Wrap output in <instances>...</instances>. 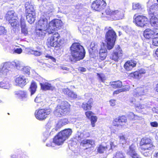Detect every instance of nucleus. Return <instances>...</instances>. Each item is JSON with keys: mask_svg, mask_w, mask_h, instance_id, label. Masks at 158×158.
Listing matches in <instances>:
<instances>
[{"mask_svg": "<svg viewBox=\"0 0 158 158\" xmlns=\"http://www.w3.org/2000/svg\"><path fill=\"white\" fill-rule=\"evenodd\" d=\"M23 67L22 63L19 61L4 63L0 67V77H5L9 74L14 68L21 70Z\"/></svg>", "mask_w": 158, "mask_h": 158, "instance_id": "1", "label": "nucleus"}, {"mask_svg": "<svg viewBox=\"0 0 158 158\" xmlns=\"http://www.w3.org/2000/svg\"><path fill=\"white\" fill-rule=\"evenodd\" d=\"M72 58H70L72 61L80 60L84 57L85 52L83 47L78 43H73L70 48Z\"/></svg>", "mask_w": 158, "mask_h": 158, "instance_id": "2", "label": "nucleus"}, {"mask_svg": "<svg viewBox=\"0 0 158 158\" xmlns=\"http://www.w3.org/2000/svg\"><path fill=\"white\" fill-rule=\"evenodd\" d=\"M47 11L42 14V15L38 22V27L47 30L48 28V19L50 16L49 14L53 11V8L52 6L50 7L46 6Z\"/></svg>", "mask_w": 158, "mask_h": 158, "instance_id": "3", "label": "nucleus"}, {"mask_svg": "<svg viewBox=\"0 0 158 158\" xmlns=\"http://www.w3.org/2000/svg\"><path fill=\"white\" fill-rule=\"evenodd\" d=\"M70 105L66 101L62 102L61 104L58 105L54 111L55 115L60 116L67 114L70 110Z\"/></svg>", "mask_w": 158, "mask_h": 158, "instance_id": "4", "label": "nucleus"}, {"mask_svg": "<svg viewBox=\"0 0 158 158\" xmlns=\"http://www.w3.org/2000/svg\"><path fill=\"white\" fill-rule=\"evenodd\" d=\"M140 146L141 149L146 152H143V155L145 156H147L149 155L148 150H151L154 148V146L152 143L151 139L145 137L142 138L140 143Z\"/></svg>", "mask_w": 158, "mask_h": 158, "instance_id": "5", "label": "nucleus"}, {"mask_svg": "<svg viewBox=\"0 0 158 158\" xmlns=\"http://www.w3.org/2000/svg\"><path fill=\"white\" fill-rule=\"evenodd\" d=\"M106 33V40L107 43V47L108 50L112 49L115 44L116 38V35L115 31L111 29V27Z\"/></svg>", "mask_w": 158, "mask_h": 158, "instance_id": "6", "label": "nucleus"}, {"mask_svg": "<svg viewBox=\"0 0 158 158\" xmlns=\"http://www.w3.org/2000/svg\"><path fill=\"white\" fill-rule=\"evenodd\" d=\"M49 34V37L47 40V44L48 47L51 46L54 47L56 48L60 47V35L59 33L56 32L54 34L52 33H48Z\"/></svg>", "mask_w": 158, "mask_h": 158, "instance_id": "7", "label": "nucleus"}, {"mask_svg": "<svg viewBox=\"0 0 158 158\" xmlns=\"http://www.w3.org/2000/svg\"><path fill=\"white\" fill-rule=\"evenodd\" d=\"M51 112L50 109H41L36 110L35 113V118L38 120L42 121L45 119Z\"/></svg>", "mask_w": 158, "mask_h": 158, "instance_id": "8", "label": "nucleus"}, {"mask_svg": "<svg viewBox=\"0 0 158 158\" xmlns=\"http://www.w3.org/2000/svg\"><path fill=\"white\" fill-rule=\"evenodd\" d=\"M62 26V22L60 20L58 19L52 20L49 23L48 28L47 29L48 33H52V31L60 29Z\"/></svg>", "mask_w": 158, "mask_h": 158, "instance_id": "9", "label": "nucleus"}, {"mask_svg": "<svg viewBox=\"0 0 158 158\" xmlns=\"http://www.w3.org/2000/svg\"><path fill=\"white\" fill-rule=\"evenodd\" d=\"M134 16H135V23L138 26L144 27L148 22V19L145 16L140 15L136 16L135 15Z\"/></svg>", "mask_w": 158, "mask_h": 158, "instance_id": "10", "label": "nucleus"}, {"mask_svg": "<svg viewBox=\"0 0 158 158\" xmlns=\"http://www.w3.org/2000/svg\"><path fill=\"white\" fill-rule=\"evenodd\" d=\"M148 91L147 87L143 86L137 87L134 90L132 94L134 97L139 98L142 96L145 95Z\"/></svg>", "mask_w": 158, "mask_h": 158, "instance_id": "11", "label": "nucleus"}, {"mask_svg": "<svg viewBox=\"0 0 158 158\" xmlns=\"http://www.w3.org/2000/svg\"><path fill=\"white\" fill-rule=\"evenodd\" d=\"M106 5L104 0H96L92 3L91 7L94 10L98 11L103 9Z\"/></svg>", "mask_w": 158, "mask_h": 158, "instance_id": "12", "label": "nucleus"}, {"mask_svg": "<svg viewBox=\"0 0 158 158\" xmlns=\"http://www.w3.org/2000/svg\"><path fill=\"white\" fill-rule=\"evenodd\" d=\"M29 81L24 76H20L19 77L16 78L15 80V82L16 85H18L22 87L24 86Z\"/></svg>", "mask_w": 158, "mask_h": 158, "instance_id": "13", "label": "nucleus"}, {"mask_svg": "<svg viewBox=\"0 0 158 158\" xmlns=\"http://www.w3.org/2000/svg\"><path fill=\"white\" fill-rule=\"evenodd\" d=\"M41 89L43 90H53L55 87L51 83H49L47 80H44V81L40 83Z\"/></svg>", "mask_w": 158, "mask_h": 158, "instance_id": "14", "label": "nucleus"}, {"mask_svg": "<svg viewBox=\"0 0 158 158\" xmlns=\"http://www.w3.org/2000/svg\"><path fill=\"white\" fill-rule=\"evenodd\" d=\"M14 93L16 97L22 101H25L28 99V94L26 91L19 90L15 91Z\"/></svg>", "mask_w": 158, "mask_h": 158, "instance_id": "15", "label": "nucleus"}, {"mask_svg": "<svg viewBox=\"0 0 158 158\" xmlns=\"http://www.w3.org/2000/svg\"><path fill=\"white\" fill-rule=\"evenodd\" d=\"M122 56V52L120 47L118 46L117 49L114 50L113 53L110 56V58L115 61H117L118 59Z\"/></svg>", "mask_w": 158, "mask_h": 158, "instance_id": "16", "label": "nucleus"}, {"mask_svg": "<svg viewBox=\"0 0 158 158\" xmlns=\"http://www.w3.org/2000/svg\"><path fill=\"white\" fill-rule=\"evenodd\" d=\"M126 121V117L124 116H122L114 119L113 122V125L114 126H117V127L121 126L124 124Z\"/></svg>", "mask_w": 158, "mask_h": 158, "instance_id": "17", "label": "nucleus"}, {"mask_svg": "<svg viewBox=\"0 0 158 158\" xmlns=\"http://www.w3.org/2000/svg\"><path fill=\"white\" fill-rule=\"evenodd\" d=\"M112 19L117 20L123 19L124 17V11L121 9L114 10L113 12Z\"/></svg>", "mask_w": 158, "mask_h": 158, "instance_id": "18", "label": "nucleus"}, {"mask_svg": "<svg viewBox=\"0 0 158 158\" xmlns=\"http://www.w3.org/2000/svg\"><path fill=\"white\" fill-rule=\"evenodd\" d=\"M62 91L64 94L67 95L68 97L72 99H81L80 97H78L75 93L68 89H62Z\"/></svg>", "mask_w": 158, "mask_h": 158, "instance_id": "19", "label": "nucleus"}, {"mask_svg": "<svg viewBox=\"0 0 158 158\" xmlns=\"http://www.w3.org/2000/svg\"><path fill=\"white\" fill-rule=\"evenodd\" d=\"M129 150L127 152L132 158H142L141 156L136 153L135 151L136 147L134 144H132L129 147Z\"/></svg>", "mask_w": 158, "mask_h": 158, "instance_id": "20", "label": "nucleus"}, {"mask_svg": "<svg viewBox=\"0 0 158 158\" xmlns=\"http://www.w3.org/2000/svg\"><path fill=\"white\" fill-rule=\"evenodd\" d=\"M94 141L92 139H85L82 140L81 143V146L87 149L88 148H90L94 146Z\"/></svg>", "mask_w": 158, "mask_h": 158, "instance_id": "21", "label": "nucleus"}, {"mask_svg": "<svg viewBox=\"0 0 158 158\" xmlns=\"http://www.w3.org/2000/svg\"><path fill=\"white\" fill-rule=\"evenodd\" d=\"M137 62L136 61L130 60L127 61L124 65V67L127 71L131 70L133 68L136 66Z\"/></svg>", "mask_w": 158, "mask_h": 158, "instance_id": "22", "label": "nucleus"}, {"mask_svg": "<svg viewBox=\"0 0 158 158\" xmlns=\"http://www.w3.org/2000/svg\"><path fill=\"white\" fill-rule=\"evenodd\" d=\"M158 3H155L151 5L148 9L149 15L155 16L158 15V0H157Z\"/></svg>", "mask_w": 158, "mask_h": 158, "instance_id": "23", "label": "nucleus"}, {"mask_svg": "<svg viewBox=\"0 0 158 158\" xmlns=\"http://www.w3.org/2000/svg\"><path fill=\"white\" fill-rule=\"evenodd\" d=\"M65 140L61 134L59 132L54 138L53 141L55 144L58 145L62 144Z\"/></svg>", "mask_w": 158, "mask_h": 158, "instance_id": "24", "label": "nucleus"}, {"mask_svg": "<svg viewBox=\"0 0 158 158\" xmlns=\"http://www.w3.org/2000/svg\"><path fill=\"white\" fill-rule=\"evenodd\" d=\"M100 49L98 44L94 42H92L90 44L89 51L90 53L94 54L95 53H98V50Z\"/></svg>", "mask_w": 158, "mask_h": 158, "instance_id": "25", "label": "nucleus"}, {"mask_svg": "<svg viewBox=\"0 0 158 158\" xmlns=\"http://www.w3.org/2000/svg\"><path fill=\"white\" fill-rule=\"evenodd\" d=\"M20 27L21 34L24 36H27L28 35L27 28V27L24 19L21 18L20 20Z\"/></svg>", "mask_w": 158, "mask_h": 158, "instance_id": "26", "label": "nucleus"}, {"mask_svg": "<svg viewBox=\"0 0 158 158\" xmlns=\"http://www.w3.org/2000/svg\"><path fill=\"white\" fill-rule=\"evenodd\" d=\"M143 36L146 39L153 38L155 36L154 29L152 30L149 28L146 29L144 31Z\"/></svg>", "mask_w": 158, "mask_h": 158, "instance_id": "27", "label": "nucleus"}, {"mask_svg": "<svg viewBox=\"0 0 158 158\" xmlns=\"http://www.w3.org/2000/svg\"><path fill=\"white\" fill-rule=\"evenodd\" d=\"M12 85L9 80L6 79L0 82V88L7 90H9L11 87Z\"/></svg>", "mask_w": 158, "mask_h": 158, "instance_id": "28", "label": "nucleus"}, {"mask_svg": "<svg viewBox=\"0 0 158 158\" xmlns=\"http://www.w3.org/2000/svg\"><path fill=\"white\" fill-rule=\"evenodd\" d=\"M6 18L7 20L10 22V20L17 18L16 14L13 10L9 11L6 15Z\"/></svg>", "mask_w": 158, "mask_h": 158, "instance_id": "29", "label": "nucleus"}, {"mask_svg": "<svg viewBox=\"0 0 158 158\" xmlns=\"http://www.w3.org/2000/svg\"><path fill=\"white\" fill-rule=\"evenodd\" d=\"M93 103V99L90 98L87 103L84 102L82 103V107L84 110H89L91 109Z\"/></svg>", "mask_w": 158, "mask_h": 158, "instance_id": "30", "label": "nucleus"}, {"mask_svg": "<svg viewBox=\"0 0 158 158\" xmlns=\"http://www.w3.org/2000/svg\"><path fill=\"white\" fill-rule=\"evenodd\" d=\"M43 49L42 47L37 46L35 49L31 51L32 54L36 56H40L43 53Z\"/></svg>", "mask_w": 158, "mask_h": 158, "instance_id": "31", "label": "nucleus"}, {"mask_svg": "<svg viewBox=\"0 0 158 158\" xmlns=\"http://www.w3.org/2000/svg\"><path fill=\"white\" fill-rule=\"evenodd\" d=\"M150 15L151 16L150 23L152 26L158 27V15L155 16L152 15Z\"/></svg>", "mask_w": 158, "mask_h": 158, "instance_id": "32", "label": "nucleus"}, {"mask_svg": "<svg viewBox=\"0 0 158 158\" xmlns=\"http://www.w3.org/2000/svg\"><path fill=\"white\" fill-rule=\"evenodd\" d=\"M26 11L27 14L35 12L33 6L29 2H26L25 4Z\"/></svg>", "mask_w": 158, "mask_h": 158, "instance_id": "33", "label": "nucleus"}, {"mask_svg": "<svg viewBox=\"0 0 158 158\" xmlns=\"http://www.w3.org/2000/svg\"><path fill=\"white\" fill-rule=\"evenodd\" d=\"M72 133V131L70 129H65L60 132L66 140L68 139L69 137L71 135Z\"/></svg>", "mask_w": 158, "mask_h": 158, "instance_id": "34", "label": "nucleus"}, {"mask_svg": "<svg viewBox=\"0 0 158 158\" xmlns=\"http://www.w3.org/2000/svg\"><path fill=\"white\" fill-rule=\"evenodd\" d=\"M26 17L28 22L30 24H32L34 22L35 20V12L27 14Z\"/></svg>", "mask_w": 158, "mask_h": 158, "instance_id": "35", "label": "nucleus"}, {"mask_svg": "<svg viewBox=\"0 0 158 158\" xmlns=\"http://www.w3.org/2000/svg\"><path fill=\"white\" fill-rule=\"evenodd\" d=\"M47 32H48L47 30H46L41 28H39L36 30L37 35L41 38H43L44 37Z\"/></svg>", "mask_w": 158, "mask_h": 158, "instance_id": "36", "label": "nucleus"}, {"mask_svg": "<svg viewBox=\"0 0 158 158\" xmlns=\"http://www.w3.org/2000/svg\"><path fill=\"white\" fill-rule=\"evenodd\" d=\"M110 84L112 87L114 89L121 88L123 86L122 82L120 81H111Z\"/></svg>", "mask_w": 158, "mask_h": 158, "instance_id": "37", "label": "nucleus"}, {"mask_svg": "<svg viewBox=\"0 0 158 158\" xmlns=\"http://www.w3.org/2000/svg\"><path fill=\"white\" fill-rule=\"evenodd\" d=\"M107 50L106 49L101 48L99 50V58L102 60H104L107 56Z\"/></svg>", "mask_w": 158, "mask_h": 158, "instance_id": "38", "label": "nucleus"}, {"mask_svg": "<svg viewBox=\"0 0 158 158\" xmlns=\"http://www.w3.org/2000/svg\"><path fill=\"white\" fill-rule=\"evenodd\" d=\"M37 88V85L34 82H32L31 86L29 89V91L31 92V95L32 96L34 94Z\"/></svg>", "mask_w": 158, "mask_h": 158, "instance_id": "39", "label": "nucleus"}, {"mask_svg": "<svg viewBox=\"0 0 158 158\" xmlns=\"http://www.w3.org/2000/svg\"><path fill=\"white\" fill-rule=\"evenodd\" d=\"M132 7L133 9L134 10H138L141 12H143L144 10L143 7L139 3H133Z\"/></svg>", "mask_w": 158, "mask_h": 158, "instance_id": "40", "label": "nucleus"}, {"mask_svg": "<svg viewBox=\"0 0 158 158\" xmlns=\"http://www.w3.org/2000/svg\"><path fill=\"white\" fill-rule=\"evenodd\" d=\"M97 79L99 82L104 83L106 80L105 75L102 73H97Z\"/></svg>", "mask_w": 158, "mask_h": 158, "instance_id": "41", "label": "nucleus"}, {"mask_svg": "<svg viewBox=\"0 0 158 158\" xmlns=\"http://www.w3.org/2000/svg\"><path fill=\"white\" fill-rule=\"evenodd\" d=\"M18 18H15L9 22L12 27H19V22L18 20Z\"/></svg>", "mask_w": 158, "mask_h": 158, "instance_id": "42", "label": "nucleus"}, {"mask_svg": "<svg viewBox=\"0 0 158 158\" xmlns=\"http://www.w3.org/2000/svg\"><path fill=\"white\" fill-rule=\"evenodd\" d=\"M31 68L30 67L26 66H23L22 68L21 69V70H20L22 73L27 75H29L30 74V71Z\"/></svg>", "mask_w": 158, "mask_h": 158, "instance_id": "43", "label": "nucleus"}, {"mask_svg": "<svg viewBox=\"0 0 158 158\" xmlns=\"http://www.w3.org/2000/svg\"><path fill=\"white\" fill-rule=\"evenodd\" d=\"M113 158H125L124 153L122 152L118 151L114 155Z\"/></svg>", "mask_w": 158, "mask_h": 158, "instance_id": "44", "label": "nucleus"}, {"mask_svg": "<svg viewBox=\"0 0 158 158\" xmlns=\"http://www.w3.org/2000/svg\"><path fill=\"white\" fill-rule=\"evenodd\" d=\"M68 122V121L67 119H61L59 121L57 126L58 127H60L67 124Z\"/></svg>", "mask_w": 158, "mask_h": 158, "instance_id": "45", "label": "nucleus"}, {"mask_svg": "<svg viewBox=\"0 0 158 158\" xmlns=\"http://www.w3.org/2000/svg\"><path fill=\"white\" fill-rule=\"evenodd\" d=\"M114 10H112L109 8H107L106 10V15H109L110 16V18H108L109 20H113L112 18L113 16V12Z\"/></svg>", "mask_w": 158, "mask_h": 158, "instance_id": "46", "label": "nucleus"}, {"mask_svg": "<svg viewBox=\"0 0 158 158\" xmlns=\"http://www.w3.org/2000/svg\"><path fill=\"white\" fill-rule=\"evenodd\" d=\"M108 148L107 147H104L102 146V145L99 146L98 149V152L100 153H104L106 150V149Z\"/></svg>", "mask_w": 158, "mask_h": 158, "instance_id": "47", "label": "nucleus"}, {"mask_svg": "<svg viewBox=\"0 0 158 158\" xmlns=\"http://www.w3.org/2000/svg\"><path fill=\"white\" fill-rule=\"evenodd\" d=\"M128 116L129 119H131L135 120L138 118V116L135 115L133 113L130 112L128 114Z\"/></svg>", "mask_w": 158, "mask_h": 158, "instance_id": "48", "label": "nucleus"}, {"mask_svg": "<svg viewBox=\"0 0 158 158\" xmlns=\"http://www.w3.org/2000/svg\"><path fill=\"white\" fill-rule=\"evenodd\" d=\"M147 106L146 104H138L135 105V107L136 110L146 108Z\"/></svg>", "mask_w": 158, "mask_h": 158, "instance_id": "49", "label": "nucleus"}, {"mask_svg": "<svg viewBox=\"0 0 158 158\" xmlns=\"http://www.w3.org/2000/svg\"><path fill=\"white\" fill-rule=\"evenodd\" d=\"M7 33V31L5 29L4 27L0 26V35H6Z\"/></svg>", "mask_w": 158, "mask_h": 158, "instance_id": "50", "label": "nucleus"}, {"mask_svg": "<svg viewBox=\"0 0 158 158\" xmlns=\"http://www.w3.org/2000/svg\"><path fill=\"white\" fill-rule=\"evenodd\" d=\"M90 119L92 127H94L95 126V123L97 121V118L96 116H93Z\"/></svg>", "mask_w": 158, "mask_h": 158, "instance_id": "51", "label": "nucleus"}, {"mask_svg": "<svg viewBox=\"0 0 158 158\" xmlns=\"http://www.w3.org/2000/svg\"><path fill=\"white\" fill-rule=\"evenodd\" d=\"M120 142V143L123 145L125 144L126 143V139L123 135L120 136H119Z\"/></svg>", "mask_w": 158, "mask_h": 158, "instance_id": "52", "label": "nucleus"}, {"mask_svg": "<svg viewBox=\"0 0 158 158\" xmlns=\"http://www.w3.org/2000/svg\"><path fill=\"white\" fill-rule=\"evenodd\" d=\"M131 75L132 77L135 78H138L139 77H141L138 71H135L133 73H131Z\"/></svg>", "mask_w": 158, "mask_h": 158, "instance_id": "53", "label": "nucleus"}, {"mask_svg": "<svg viewBox=\"0 0 158 158\" xmlns=\"http://www.w3.org/2000/svg\"><path fill=\"white\" fill-rule=\"evenodd\" d=\"M93 113L91 111H87L85 113V115L89 119H90L93 116Z\"/></svg>", "mask_w": 158, "mask_h": 158, "instance_id": "54", "label": "nucleus"}, {"mask_svg": "<svg viewBox=\"0 0 158 158\" xmlns=\"http://www.w3.org/2000/svg\"><path fill=\"white\" fill-rule=\"evenodd\" d=\"M117 144V141L116 140H112L110 143L111 148L112 149L113 148H114L116 146Z\"/></svg>", "mask_w": 158, "mask_h": 158, "instance_id": "55", "label": "nucleus"}, {"mask_svg": "<svg viewBox=\"0 0 158 158\" xmlns=\"http://www.w3.org/2000/svg\"><path fill=\"white\" fill-rule=\"evenodd\" d=\"M14 50V53L18 54H21L22 52V49L21 48H15Z\"/></svg>", "mask_w": 158, "mask_h": 158, "instance_id": "56", "label": "nucleus"}, {"mask_svg": "<svg viewBox=\"0 0 158 158\" xmlns=\"http://www.w3.org/2000/svg\"><path fill=\"white\" fill-rule=\"evenodd\" d=\"M152 40V44L155 46H158V40H157L156 37H154Z\"/></svg>", "mask_w": 158, "mask_h": 158, "instance_id": "57", "label": "nucleus"}, {"mask_svg": "<svg viewBox=\"0 0 158 158\" xmlns=\"http://www.w3.org/2000/svg\"><path fill=\"white\" fill-rule=\"evenodd\" d=\"M130 88V86L127 85H125V86H123L122 89H121L123 90V92L128 91Z\"/></svg>", "mask_w": 158, "mask_h": 158, "instance_id": "58", "label": "nucleus"}, {"mask_svg": "<svg viewBox=\"0 0 158 158\" xmlns=\"http://www.w3.org/2000/svg\"><path fill=\"white\" fill-rule=\"evenodd\" d=\"M45 57L47 58H48L49 59H50L52 60L53 62H56V59L52 56L48 55H47L45 56Z\"/></svg>", "mask_w": 158, "mask_h": 158, "instance_id": "59", "label": "nucleus"}, {"mask_svg": "<svg viewBox=\"0 0 158 158\" xmlns=\"http://www.w3.org/2000/svg\"><path fill=\"white\" fill-rule=\"evenodd\" d=\"M150 125L151 126L153 127H157L158 126V124L156 122H153L150 123Z\"/></svg>", "mask_w": 158, "mask_h": 158, "instance_id": "60", "label": "nucleus"}, {"mask_svg": "<svg viewBox=\"0 0 158 158\" xmlns=\"http://www.w3.org/2000/svg\"><path fill=\"white\" fill-rule=\"evenodd\" d=\"M138 72L140 76H141L142 74L145 73L146 72L145 70L143 69L139 70Z\"/></svg>", "mask_w": 158, "mask_h": 158, "instance_id": "61", "label": "nucleus"}, {"mask_svg": "<svg viewBox=\"0 0 158 158\" xmlns=\"http://www.w3.org/2000/svg\"><path fill=\"white\" fill-rule=\"evenodd\" d=\"M55 145L56 144H55V143L53 141L52 142H51L49 143H47L46 144V146L48 147H54V145Z\"/></svg>", "mask_w": 158, "mask_h": 158, "instance_id": "62", "label": "nucleus"}, {"mask_svg": "<svg viewBox=\"0 0 158 158\" xmlns=\"http://www.w3.org/2000/svg\"><path fill=\"white\" fill-rule=\"evenodd\" d=\"M110 105L112 106H114L115 105V101L114 100H111L110 101Z\"/></svg>", "mask_w": 158, "mask_h": 158, "instance_id": "63", "label": "nucleus"}, {"mask_svg": "<svg viewBox=\"0 0 158 158\" xmlns=\"http://www.w3.org/2000/svg\"><path fill=\"white\" fill-rule=\"evenodd\" d=\"M154 27V31L155 36H158V27Z\"/></svg>", "mask_w": 158, "mask_h": 158, "instance_id": "64", "label": "nucleus"}]
</instances>
